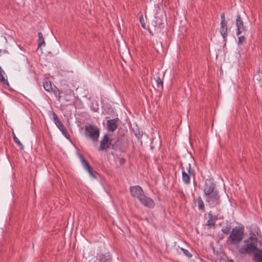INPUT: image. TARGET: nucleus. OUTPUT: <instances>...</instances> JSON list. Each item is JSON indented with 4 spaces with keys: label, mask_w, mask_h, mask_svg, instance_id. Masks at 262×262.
Returning <instances> with one entry per match:
<instances>
[{
    "label": "nucleus",
    "mask_w": 262,
    "mask_h": 262,
    "mask_svg": "<svg viewBox=\"0 0 262 262\" xmlns=\"http://www.w3.org/2000/svg\"><path fill=\"white\" fill-rule=\"evenodd\" d=\"M245 244L238 249V252L242 254H248L252 256V254L255 251L257 247L253 243H249L248 239L244 241Z\"/></svg>",
    "instance_id": "20e7f679"
},
{
    "label": "nucleus",
    "mask_w": 262,
    "mask_h": 262,
    "mask_svg": "<svg viewBox=\"0 0 262 262\" xmlns=\"http://www.w3.org/2000/svg\"><path fill=\"white\" fill-rule=\"evenodd\" d=\"M5 75V71L2 69L1 67H0V81L4 85L9 86V82H8L7 79L4 76Z\"/></svg>",
    "instance_id": "f3484780"
},
{
    "label": "nucleus",
    "mask_w": 262,
    "mask_h": 262,
    "mask_svg": "<svg viewBox=\"0 0 262 262\" xmlns=\"http://www.w3.org/2000/svg\"><path fill=\"white\" fill-rule=\"evenodd\" d=\"M158 88L161 86L163 87V81L161 79L160 77L158 76L155 78Z\"/></svg>",
    "instance_id": "bb28decb"
},
{
    "label": "nucleus",
    "mask_w": 262,
    "mask_h": 262,
    "mask_svg": "<svg viewBox=\"0 0 262 262\" xmlns=\"http://www.w3.org/2000/svg\"><path fill=\"white\" fill-rule=\"evenodd\" d=\"M220 33L224 38V40L226 41L228 36V28L227 21H221Z\"/></svg>",
    "instance_id": "4468645a"
},
{
    "label": "nucleus",
    "mask_w": 262,
    "mask_h": 262,
    "mask_svg": "<svg viewBox=\"0 0 262 262\" xmlns=\"http://www.w3.org/2000/svg\"><path fill=\"white\" fill-rule=\"evenodd\" d=\"M141 204L145 207L149 208H154L155 206L154 201L149 197L146 196L145 194L143 195L139 200Z\"/></svg>",
    "instance_id": "9b49d317"
},
{
    "label": "nucleus",
    "mask_w": 262,
    "mask_h": 262,
    "mask_svg": "<svg viewBox=\"0 0 262 262\" xmlns=\"http://www.w3.org/2000/svg\"><path fill=\"white\" fill-rule=\"evenodd\" d=\"M5 53H7L8 52L7 51V50H5L4 51Z\"/></svg>",
    "instance_id": "e433bc0d"
},
{
    "label": "nucleus",
    "mask_w": 262,
    "mask_h": 262,
    "mask_svg": "<svg viewBox=\"0 0 262 262\" xmlns=\"http://www.w3.org/2000/svg\"><path fill=\"white\" fill-rule=\"evenodd\" d=\"M53 119L55 124L56 125L59 129L62 132V134L65 136L67 139L70 138V135L68 133L66 128L64 127L61 121L60 120L57 115L52 112Z\"/></svg>",
    "instance_id": "39448f33"
},
{
    "label": "nucleus",
    "mask_w": 262,
    "mask_h": 262,
    "mask_svg": "<svg viewBox=\"0 0 262 262\" xmlns=\"http://www.w3.org/2000/svg\"><path fill=\"white\" fill-rule=\"evenodd\" d=\"M119 163H120V165L124 164L126 161V160L124 158H120L119 159Z\"/></svg>",
    "instance_id": "7c9ffc66"
},
{
    "label": "nucleus",
    "mask_w": 262,
    "mask_h": 262,
    "mask_svg": "<svg viewBox=\"0 0 262 262\" xmlns=\"http://www.w3.org/2000/svg\"><path fill=\"white\" fill-rule=\"evenodd\" d=\"M209 220L207 222V225L210 227L215 226V222L217 220V216L213 215L211 212L208 213Z\"/></svg>",
    "instance_id": "2eb2a0df"
},
{
    "label": "nucleus",
    "mask_w": 262,
    "mask_h": 262,
    "mask_svg": "<svg viewBox=\"0 0 262 262\" xmlns=\"http://www.w3.org/2000/svg\"><path fill=\"white\" fill-rule=\"evenodd\" d=\"M117 119L108 120L106 122L107 128L109 131L114 132L118 127Z\"/></svg>",
    "instance_id": "ddd939ff"
},
{
    "label": "nucleus",
    "mask_w": 262,
    "mask_h": 262,
    "mask_svg": "<svg viewBox=\"0 0 262 262\" xmlns=\"http://www.w3.org/2000/svg\"><path fill=\"white\" fill-rule=\"evenodd\" d=\"M247 239L249 240V243H253V245H255L256 243L257 242V238L254 234H253V236H250Z\"/></svg>",
    "instance_id": "b1692460"
},
{
    "label": "nucleus",
    "mask_w": 262,
    "mask_h": 262,
    "mask_svg": "<svg viewBox=\"0 0 262 262\" xmlns=\"http://www.w3.org/2000/svg\"><path fill=\"white\" fill-rule=\"evenodd\" d=\"M139 21L141 24L142 27L146 29V24L144 19L143 15V14H141L139 17Z\"/></svg>",
    "instance_id": "cd10ccee"
},
{
    "label": "nucleus",
    "mask_w": 262,
    "mask_h": 262,
    "mask_svg": "<svg viewBox=\"0 0 262 262\" xmlns=\"http://www.w3.org/2000/svg\"><path fill=\"white\" fill-rule=\"evenodd\" d=\"M259 243L260 246H262V241H259Z\"/></svg>",
    "instance_id": "72a5a7b5"
},
{
    "label": "nucleus",
    "mask_w": 262,
    "mask_h": 262,
    "mask_svg": "<svg viewBox=\"0 0 262 262\" xmlns=\"http://www.w3.org/2000/svg\"><path fill=\"white\" fill-rule=\"evenodd\" d=\"M99 260L100 262H108L112 260V257L108 253L100 254Z\"/></svg>",
    "instance_id": "a211bd4d"
},
{
    "label": "nucleus",
    "mask_w": 262,
    "mask_h": 262,
    "mask_svg": "<svg viewBox=\"0 0 262 262\" xmlns=\"http://www.w3.org/2000/svg\"><path fill=\"white\" fill-rule=\"evenodd\" d=\"M38 48H41L42 46H45L46 43L41 32L38 33Z\"/></svg>",
    "instance_id": "aec40b11"
},
{
    "label": "nucleus",
    "mask_w": 262,
    "mask_h": 262,
    "mask_svg": "<svg viewBox=\"0 0 262 262\" xmlns=\"http://www.w3.org/2000/svg\"><path fill=\"white\" fill-rule=\"evenodd\" d=\"M90 174V175L94 178H96V174H97L98 173L96 172V171H94L93 170L92 168L90 169L88 171Z\"/></svg>",
    "instance_id": "c85d7f7f"
},
{
    "label": "nucleus",
    "mask_w": 262,
    "mask_h": 262,
    "mask_svg": "<svg viewBox=\"0 0 262 262\" xmlns=\"http://www.w3.org/2000/svg\"><path fill=\"white\" fill-rule=\"evenodd\" d=\"M258 73H260L262 74V70L260 71V70H259L258 71Z\"/></svg>",
    "instance_id": "f704fd0d"
},
{
    "label": "nucleus",
    "mask_w": 262,
    "mask_h": 262,
    "mask_svg": "<svg viewBox=\"0 0 262 262\" xmlns=\"http://www.w3.org/2000/svg\"><path fill=\"white\" fill-rule=\"evenodd\" d=\"M246 40V38L244 35H239L238 37V42L237 43L238 45H242L245 41Z\"/></svg>",
    "instance_id": "a878e982"
},
{
    "label": "nucleus",
    "mask_w": 262,
    "mask_h": 262,
    "mask_svg": "<svg viewBox=\"0 0 262 262\" xmlns=\"http://www.w3.org/2000/svg\"><path fill=\"white\" fill-rule=\"evenodd\" d=\"M80 159H81V163L83 166V167H84V168L86 170H89L90 169L92 168L91 166H90V165L89 164V163L88 162V161L83 158V157L82 156V155H80Z\"/></svg>",
    "instance_id": "412c9836"
},
{
    "label": "nucleus",
    "mask_w": 262,
    "mask_h": 262,
    "mask_svg": "<svg viewBox=\"0 0 262 262\" xmlns=\"http://www.w3.org/2000/svg\"><path fill=\"white\" fill-rule=\"evenodd\" d=\"M1 51H2V50L0 49V52H1Z\"/></svg>",
    "instance_id": "4c0bfd02"
},
{
    "label": "nucleus",
    "mask_w": 262,
    "mask_h": 262,
    "mask_svg": "<svg viewBox=\"0 0 262 262\" xmlns=\"http://www.w3.org/2000/svg\"><path fill=\"white\" fill-rule=\"evenodd\" d=\"M182 174L183 181L186 185L190 183L191 176H192L193 178L195 177V172L192 169L190 164H188L187 171L183 170Z\"/></svg>",
    "instance_id": "423d86ee"
},
{
    "label": "nucleus",
    "mask_w": 262,
    "mask_h": 262,
    "mask_svg": "<svg viewBox=\"0 0 262 262\" xmlns=\"http://www.w3.org/2000/svg\"><path fill=\"white\" fill-rule=\"evenodd\" d=\"M112 140L110 138L108 135L105 134L100 141L99 150H107L108 149L112 148Z\"/></svg>",
    "instance_id": "0eeeda50"
},
{
    "label": "nucleus",
    "mask_w": 262,
    "mask_h": 262,
    "mask_svg": "<svg viewBox=\"0 0 262 262\" xmlns=\"http://www.w3.org/2000/svg\"><path fill=\"white\" fill-rule=\"evenodd\" d=\"M100 135V129L96 126L89 124L84 127L85 136L94 142H97Z\"/></svg>",
    "instance_id": "7ed1b4c3"
},
{
    "label": "nucleus",
    "mask_w": 262,
    "mask_h": 262,
    "mask_svg": "<svg viewBox=\"0 0 262 262\" xmlns=\"http://www.w3.org/2000/svg\"><path fill=\"white\" fill-rule=\"evenodd\" d=\"M179 253H182L184 255H185L186 256H187V257H189V258L192 257V254L189 252V251L186 249L183 248H181L180 249Z\"/></svg>",
    "instance_id": "4be33fe9"
},
{
    "label": "nucleus",
    "mask_w": 262,
    "mask_h": 262,
    "mask_svg": "<svg viewBox=\"0 0 262 262\" xmlns=\"http://www.w3.org/2000/svg\"><path fill=\"white\" fill-rule=\"evenodd\" d=\"M129 190L131 195L133 197L137 198L138 200L145 194L143 189L139 185L130 186Z\"/></svg>",
    "instance_id": "1a4fd4ad"
},
{
    "label": "nucleus",
    "mask_w": 262,
    "mask_h": 262,
    "mask_svg": "<svg viewBox=\"0 0 262 262\" xmlns=\"http://www.w3.org/2000/svg\"><path fill=\"white\" fill-rule=\"evenodd\" d=\"M180 168L181 169V170H182V172H183V170H184V167H183V164H182V162L180 163Z\"/></svg>",
    "instance_id": "473e14b6"
},
{
    "label": "nucleus",
    "mask_w": 262,
    "mask_h": 262,
    "mask_svg": "<svg viewBox=\"0 0 262 262\" xmlns=\"http://www.w3.org/2000/svg\"><path fill=\"white\" fill-rule=\"evenodd\" d=\"M43 86L45 90L47 92H50L53 90L51 82L48 78H46L43 80Z\"/></svg>",
    "instance_id": "dca6fc26"
},
{
    "label": "nucleus",
    "mask_w": 262,
    "mask_h": 262,
    "mask_svg": "<svg viewBox=\"0 0 262 262\" xmlns=\"http://www.w3.org/2000/svg\"><path fill=\"white\" fill-rule=\"evenodd\" d=\"M221 21H226V18H225V14L224 13H223L221 14Z\"/></svg>",
    "instance_id": "c756f323"
},
{
    "label": "nucleus",
    "mask_w": 262,
    "mask_h": 262,
    "mask_svg": "<svg viewBox=\"0 0 262 262\" xmlns=\"http://www.w3.org/2000/svg\"><path fill=\"white\" fill-rule=\"evenodd\" d=\"M112 148L120 151L121 152H125L126 150V145L125 143L121 139H118L116 142L113 143Z\"/></svg>",
    "instance_id": "9d476101"
},
{
    "label": "nucleus",
    "mask_w": 262,
    "mask_h": 262,
    "mask_svg": "<svg viewBox=\"0 0 262 262\" xmlns=\"http://www.w3.org/2000/svg\"><path fill=\"white\" fill-rule=\"evenodd\" d=\"M244 231L245 229L243 226L234 227L228 237L227 243L229 245L238 246L244 238Z\"/></svg>",
    "instance_id": "f03ea898"
},
{
    "label": "nucleus",
    "mask_w": 262,
    "mask_h": 262,
    "mask_svg": "<svg viewBox=\"0 0 262 262\" xmlns=\"http://www.w3.org/2000/svg\"><path fill=\"white\" fill-rule=\"evenodd\" d=\"M252 260L254 262H262V250L258 248L255 249V251L252 254Z\"/></svg>",
    "instance_id": "f8f14e48"
},
{
    "label": "nucleus",
    "mask_w": 262,
    "mask_h": 262,
    "mask_svg": "<svg viewBox=\"0 0 262 262\" xmlns=\"http://www.w3.org/2000/svg\"><path fill=\"white\" fill-rule=\"evenodd\" d=\"M230 231L231 227L229 226L224 227L222 229V232L227 235L229 234L230 233Z\"/></svg>",
    "instance_id": "393cba45"
},
{
    "label": "nucleus",
    "mask_w": 262,
    "mask_h": 262,
    "mask_svg": "<svg viewBox=\"0 0 262 262\" xmlns=\"http://www.w3.org/2000/svg\"><path fill=\"white\" fill-rule=\"evenodd\" d=\"M13 138L14 141L20 147V149L23 150L24 149V146L22 143L20 142L18 139L16 137V135L14 133H12Z\"/></svg>",
    "instance_id": "5701e85b"
},
{
    "label": "nucleus",
    "mask_w": 262,
    "mask_h": 262,
    "mask_svg": "<svg viewBox=\"0 0 262 262\" xmlns=\"http://www.w3.org/2000/svg\"><path fill=\"white\" fill-rule=\"evenodd\" d=\"M236 26L237 28L236 34L237 36H239L242 33L247 31L246 26H244V21L242 18L241 15L238 14L236 15Z\"/></svg>",
    "instance_id": "6e6552de"
},
{
    "label": "nucleus",
    "mask_w": 262,
    "mask_h": 262,
    "mask_svg": "<svg viewBox=\"0 0 262 262\" xmlns=\"http://www.w3.org/2000/svg\"><path fill=\"white\" fill-rule=\"evenodd\" d=\"M203 192L205 201L210 208H213L220 204V195L216 189V184L213 179L205 180Z\"/></svg>",
    "instance_id": "f257e3e1"
},
{
    "label": "nucleus",
    "mask_w": 262,
    "mask_h": 262,
    "mask_svg": "<svg viewBox=\"0 0 262 262\" xmlns=\"http://www.w3.org/2000/svg\"><path fill=\"white\" fill-rule=\"evenodd\" d=\"M135 135L139 139L140 138H141V137L142 136V133H141L140 132H139L138 133H135Z\"/></svg>",
    "instance_id": "2f4dec72"
},
{
    "label": "nucleus",
    "mask_w": 262,
    "mask_h": 262,
    "mask_svg": "<svg viewBox=\"0 0 262 262\" xmlns=\"http://www.w3.org/2000/svg\"><path fill=\"white\" fill-rule=\"evenodd\" d=\"M197 202L198 204L199 209L203 212H204L205 211V205L202 198L200 196L197 198Z\"/></svg>",
    "instance_id": "6ab92c4d"
},
{
    "label": "nucleus",
    "mask_w": 262,
    "mask_h": 262,
    "mask_svg": "<svg viewBox=\"0 0 262 262\" xmlns=\"http://www.w3.org/2000/svg\"><path fill=\"white\" fill-rule=\"evenodd\" d=\"M229 262H233V260H230L229 261Z\"/></svg>",
    "instance_id": "c9c22d12"
}]
</instances>
